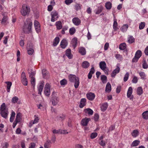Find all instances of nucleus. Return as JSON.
I'll return each mask as SVG.
<instances>
[{"instance_id":"nucleus-53","label":"nucleus","mask_w":148,"mask_h":148,"mask_svg":"<svg viewBox=\"0 0 148 148\" xmlns=\"http://www.w3.org/2000/svg\"><path fill=\"white\" fill-rule=\"evenodd\" d=\"M61 129H59L58 130L54 129L52 131L53 134H60Z\"/></svg>"},{"instance_id":"nucleus-61","label":"nucleus","mask_w":148,"mask_h":148,"mask_svg":"<svg viewBox=\"0 0 148 148\" xmlns=\"http://www.w3.org/2000/svg\"><path fill=\"white\" fill-rule=\"evenodd\" d=\"M138 81V79L136 77L134 76L132 80V83H136Z\"/></svg>"},{"instance_id":"nucleus-38","label":"nucleus","mask_w":148,"mask_h":148,"mask_svg":"<svg viewBox=\"0 0 148 148\" xmlns=\"http://www.w3.org/2000/svg\"><path fill=\"white\" fill-rule=\"evenodd\" d=\"M142 53L141 51L138 50L136 52L135 56L137 58H139L142 56Z\"/></svg>"},{"instance_id":"nucleus-26","label":"nucleus","mask_w":148,"mask_h":148,"mask_svg":"<svg viewBox=\"0 0 148 148\" xmlns=\"http://www.w3.org/2000/svg\"><path fill=\"white\" fill-rule=\"evenodd\" d=\"M60 41V38L58 37H56L54 39L53 45V46H56L58 44Z\"/></svg>"},{"instance_id":"nucleus-25","label":"nucleus","mask_w":148,"mask_h":148,"mask_svg":"<svg viewBox=\"0 0 148 148\" xmlns=\"http://www.w3.org/2000/svg\"><path fill=\"white\" fill-rule=\"evenodd\" d=\"M5 83L7 84V91L8 92H9L11 87L12 85V83L10 82H5Z\"/></svg>"},{"instance_id":"nucleus-5","label":"nucleus","mask_w":148,"mask_h":148,"mask_svg":"<svg viewBox=\"0 0 148 148\" xmlns=\"http://www.w3.org/2000/svg\"><path fill=\"white\" fill-rule=\"evenodd\" d=\"M51 102L53 106L56 105L58 103L59 100L56 94L53 92L51 95Z\"/></svg>"},{"instance_id":"nucleus-62","label":"nucleus","mask_w":148,"mask_h":148,"mask_svg":"<svg viewBox=\"0 0 148 148\" xmlns=\"http://www.w3.org/2000/svg\"><path fill=\"white\" fill-rule=\"evenodd\" d=\"M99 144L100 145L103 147L105 146L106 145L105 143L103 140H101L100 142H99Z\"/></svg>"},{"instance_id":"nucleus-56","label":"nucleus","mask_w":148,"mask_h":148,"mask_svg":"<svg viewBox=\"0 0 148 148\" xmlns=\"http://www.w3.org/2000/svg\"><path fill=\"white\" fill-rule=\"evenodd\" d=\"M73 2V0H65V3L67 5H69Z\"/></svg>"},{"instance_id":"nucleus-10","label":"nucleus","mask_w":148,"mask_h":148,"mask_svg":"<svg viewBox=\"0 0 148 148\" xmlns=\"http://www.w3.org/2000/svg\"><path fill=\"white\" fill-rule=\"evenodd\" d=\"M116 68L112 71L111 74V76L112 77H114L116 75L119 73L120 71V69L118 64L116 65Z\"/></svg>"},{"instance_id":"nucleus-2","label":"nucleus","mask_w":148,"mask_h":148,"mask_svg":"<svg viewBox=\"0 0 148 148\" xmlns=\"http://www.w3.org/2000/svg\"><path fill=\"white\" fill-rule=\"evenodd\" d=\"M69 81L71 82H74V87L75 88H77L79 85V79L74 75L70 74L69 76Z\"/></svg>"},{"instance_id":"nucleus-48","label":"nucleus","mask_w":148,"mask_h":148,"mask_svg":"<svg viewBox=\"0 0 148 148\" xmlns=\"http://www.w3.org/2000/svg\"><path fill=\"white\" fill-rule=\"evenodd\" d=\"M145 25V23L144 22H141L139 25V28L140 29H142L144 28Z\"/></svg>"},{"instance_id":"nucleus-64","label":"nucleus","mask_w":148,"mask_h":148,"mask_svg":"<svg viewBox=\"0 0 148 148\" xmlns=\"http://www.w3.org/2000/svg\"><path fill=\"white\" fill-rule=\"evenodd\" d=\"M143 67L144 69H146L148 67V65L145 62L143 64Z\"/></svg>"},{"instance_id":"nucleus-6","label":"nucleus","mask_w":148,"mask_h":148,"mask_svg":"<svg viewBox=\"0 0 148 148\" xmlns=\"http://www.w3.org/2000/svg\"><path fill=\"white\" fill-rule=\"evenodd\" d=\"M21 82L25 86L27 85L28 81L26 78L25 73L24 72H22L21 76Z\"/></svg>"},{"instance_id":"nucleus-18","label":"nucleus","mask_w":148,"mask_h":148,"mask_svg":"<svg viewBox=\"0 0 148 148\" xmlns=\"http://www.w3.org/2000/svg\"><path fill=\"white\" fill-rule=\"evenodd\" d=\"M132 92V88L131 87H130L129 88L127 91V96L128 98H130V99L133 98L132 97H131V95Z\"/></svg>"},{"instance_id":"nucleus-4","label":"nucleus","mask_w":148,"mask_h":148,"mask_svg":"<svg viewBox=\"0 0 148 148\" xmlns=\"http://www.w3.org/2000/svg\"><path fill=\"white\" fill-rule=\"evenodd\" d=\"M30 10V8L28 6L25 4H23L21 12L22 15L25 16L29 14Z\"/></svg>"},{"instance_id":"nucleus-58","label":"nucleus","mask_w":148,"mask_h":148,"mask_svg":"<svg viewBox=\"0 0 148 148\" xmlns=\"http://www.w3.org/2000/svg\"><path fill=\"white\" fill-rule=\"evenodd\" d=\"M60 134H65L68 133V132H67L66 130H62L61 129Z\"/></svg>"},{"instance_id":"nucleus-44","label":"nucleus","mask_w":148,"mask_h":148,"mask_svg":"<svg viewBox=\"0 0 148 148\" xmlns=\"http://www.w3.org/2000/svg\"><path fill=\"white\" fill-rule=\"evenodd\" d=\"M103 9V7L102 6H100L98 7V10L96 12V14H99L101 12Z\"/></svg>"},{"instance_id":"nucleus-57","label":"nucleus","mask_w":148,"mask_h":148,"mask_svg":"<svg viewBox=\"0 0 148 148\" xmlns=\"http://www.w3.org/2000/svg\"><path fill=\"white\" fill-rule=\"evenodd\" d=\"M9 146V144L6 142L3 143L2 145L3 148H7Z\"/></svg>"},{"instance_id":"nucleus-27","label":"nucleus","mask_w":148,"mask_h":148,"mask_svg":"<svg viewBox=\"0 0 148 148\" xmlns=\"http://www.w3.org/2000/svg\"><path fill=\"white\" fill-rule=\"evenodd\" d=\"M84 112L88 114L89 115H92L93 114V110L90 108H87L84 110Z\"/></svg>"},{"instance_id":"nucleus-23","label":"nucleus","mask_w":148,"mask_h":148,"mask_svg":"<svg viewBox=\"0 0 148 148\" xmlns=\"http://www.w3.org/2000/svg\"><path fill=\"white\" fill-rule=\"evenodd\" d=\"M56 25L57 29L60 30L62 28V23L60 21H58L56 22Z\"/></svg>"},{"instance_id":"nucleus-24","label":"nucleus","mask_w":148,"mask_h":148,"mask_svg":"<svg viewBox=\"0 0 148 148\" xmlns=\"http://www.w3.org/2000/svg\"><path fill=\"white\" fill-rule=\"evenodd\" d=\"M111 85L109 82H108L106 86L105 91L106 92H109L111 90Z\"/></svg>"},{"instance_id":"nucleus-8","label":"nucleus","mask_w":148,"mask_h":148,"mask_svg":"<svg viewBox=\"0 0 148 148\" xmlns=\"http://www.w3.org/2000/svg\"><path fill=\"white\" fill-rule=\"evenodd\" d=\"M27 49L28 54L29 55H32L34 52L32 44L31 43H28Z\"/></svg>"},{"instance_id":"nucleus-30","label":"nucleus","mask_w":148,"mask_h":148,"mask_svg":"<svg viewBox=\"0 0 148 148\" xmlns=\"http://www.w3.org/2000/svg\"><path fill=\"white\" fill-rule=\"evenodd\" d=\"M114 23L113 25V28L114 30L116 31L118 29L117 27L118 23L116 21V19H114Z\"/></svg>"},{"instance_id":"nucleus-34","label":"nucleus","mask_w":148,"mask_h":148,"mask_svg":"<svg viewBox=\"0 0 148 148\" xmlns=\"http://www.w3.org/2000/svg\"><path fill=\"white\" fill-rule=\"evenodd\" d=\"M105 7L106 9L108 10L110 9L112 7L111 3L109 1L107 2L105 4Z\"/></svg>"},{"instance_id":"nucleus-54","label":"nucleus","mask_w":148,"mask_h":148,"mask_svg":"<svg viewBox=\"0 0 148 148\" xmlns=\"http://www.w3.org/2000/svg\"><path fill=\"white\" fill-rule=\"evenodd\" d=\"M60 84L61 85H64L67 84V81L64 79L60 81Z\"/></svg>"},{"instance_id":"nucleus-16","label":"nucleus","mask_w":148,"mask_h":148,"mask_svg":"<svg viewBox=\"0 0 148 148\" xmlns=\"http://www.w3.org/2000/svg\"><path fill=\"white\" fill-rule=\"evenodd\" d=\"M86 99L85 98H82L81 99L79 105V107L82 108H83L86 105Z\"/></svg>"},{"instance_id":"nucleus-49","label":"nucleus","mask_w":148,"mask_h":148,"mask_svg":"<svg viewBox=\"0 0 148 148\" xmlns=\"http://www.w3.org/2000/svg\"><path fill=\"white\" fill-rule=\"evenodd\" d=\"M97 135V134L96 132H93L91 134L90 137L91 138L93 139L96 138Z\"/></svg>"},{"instance_id":"nucleus-15","label":"nucleus","mask_w":148,"mask_h":148,"mask_svg":"<svg viewBox=\"0 0 148 148\" xmlns=\"http://www.w3.org/2000/svg\"><path fill=\"white\" fill-rule=\"evenodd\" d=\"M67 45V41L65 39H63L60 42V45L62 48H65Z\"/></svg>"},{"instance_id":"nucleus-22","label":"nucleus","mask_w":148,"mask_h":148,"mask_svg":"<svg viewBox=\"0 0 148 148\" xmlns=\"http://www.w3.org/2000/svg\"><path fill=\"white\" fill-rule=\"evenodd\" d=\"M2 16L3 17L1 21V23L4 24L5 23L8 19L7 16V13H5L2 14Z\"/></svg>"},{"instance_id":"nucleus-46","label":"nucleus","mask_w":148,"mask_h":148,"mask_svg":"<svg viewBox=\"0 0 148 148\" xmlns=\"http://www.w3.org/2000/svg\"><path fill=\"white\" fill-rule=\"evenodd\" d=\"M38 120H39V119L38 118V117H36L35 118V119H34V121H31V122L30 123V124H32L29 126L30 127H31L32 126V124H34L36 123H38Z\"/></svg>"},{"instance_id":"nucleus-28","label":"nucleus","mask_w":148,"mask_h":148,"mask_svg":"<svg viewBox=\"0 0 148 148\" xmlns=\"http://www.w3.org/2000/svg\"><path fill=\"white\" fill-rule=\"evenodd\" d=\"M52 143L51 141L50 140H47L44 145L45 148H49L50 147V144Z\"/></svg>"},{"instance_id":"nucleus-31","label":"nucleus","mask_w":148,"mask_h":148,"mask_svg":"<svg viewBox=\"0 0 148 148\" xmlns=\"http://www.w3.org/2000/svg\"><path fill=\"white\" fill-rule=\"evenodd\" d=\"M82 66L84 68H87L90 65L89 63L87 61L83 62L82 64Z\"/></svg>"},{"instance_id":"nucleus-33","label":"nucleus","mask_w":148,"mask_h":148,"mask_svg":"<svg viewBox=\"0 0 148 148\" xmlns=\"http://www.w3.org/2000/svg\"><path fill=\"white\" fill-rule=\"evenodd\" d=\"M135 41V39L132 36H130L128 38V42L129 44H132Z\"/></svg>"},{"instance_id":"nucleus-42","label":"nucleus","mask_w":148,"mask_h":148,"mask_svg":"<svg viewBox=\"0 0 148 148\" xmlns=\"http://www.w3.org/2000/svg\"><path fill=\"white\" fill-rule=\"evenodd\" d=\"M138 133L139 132L137 130H133L131 134L134 137H136L138 135Z\"/></svg>"},{"instance_id":"nucleus-45","label":"nucleus","mask_w":148,"mask_h":148,"mask_svg":"<svg viewBox=\"0 0 148 148\" xmlns=\"http://www.w3.org/2000/svg\"><path fill=\"white\" fill-rule=\"evenodd\" d=\"M75 28L73 27L69 29V32L71 35H73L75 33Z\"/></svg>"},{"instance_id":"nucleus-43","label":"nucleus","mask_w":148,"mask_h":148,"mask_svg":"<svg viewBox=\"0 0 148 148\" xmlns=\"http://www.w3.org/2000/svg\"><path fill=\"white\" fill-rule=\"evenodd\" d=\"M137 92L138 95H141L143 92V90L142 88L141 87H138L137 88Z\"/></svg>"},{"instance_id":"nucleus-52","label":"nucleus","mask_w":148,"mask_h":148,"mask_svg":"<svg viewBox=\"0 0 148 148\" xmlns=\"http://www.w3.org/2000/svg\"><path fill=\"white\" fill-rule=\"evenodd\" d=\"M31 83L32 85L34 87L35 85V81L34 77H31Z\"/></svg>"},{"instance_id":"nucleus-11","label":"nucleus","mask_w":148,"mask_h":148,"mask_svg":"<svg viewBox=\"0 0 148 148\" xmlns=\"http://www.w3.org/2000/svg\"><path fill=\"white\" fill-rule=\"evenodd\" d=\"M86 97L89 100L92 101L94 99L95 95L94 93L89 92L86 94Z\"/></svg>"},{"instance_id":"nucleus-9","label":"nucleus","mask_w":148,"mask_h":148,"mask_svg":"<svg viewBox=\"0 0 148 148\" xmlns=\"http://www.w3.org/2000/svg\"><path fill=\"white\" fill-rule=\"evenodd\" d=\"M51 21L53 22L57 20L58 16V13L56 11H53L51 12Z\"/></svg>"},{"instance_id":"nucleus-32","label":"nucleus","mask_w":148,"mask_h":148,"mask_svg":"<svg viewBox=\"0 0 148 148\" xmlns=\"http://www.w3.org/2000/svg\"><path fill=\"white\" fill-rule=\"evenodd\" d=\"M21 114L20 113H18L17 114L15 120L18 123L20 121L21 119Z\"/></svg>"},{"instance_id":"nucleus-59","label":"nucleus","mask_w":148,"mask_h":148,"mask_svg":"<svg viewBox=\"0 0 148 148\" xmlns=\"http://www.w3.org/2000/svg\"><path fill=\"white\" fill-rule=\"evenodd\" d=\"M99 118V115L97 114H95L94 115V119L95 121H98Z\"/></svg>"},{"instance_id":"nucleus-35","label":"nucleus","mask_w":148,"mask_h":148,"mask_svg":"<svg viewBox=\"0 0 148 148\" xmlns=\"http://www.w3.org/2000/svg\"><path fill=\"white\" fill-rule=\"evenodd\" d=\"M128 27V25L127 24H124L121 28V29L123 32H126Z\"/></svg>"},{"instance_id":"nucleus-3","label":"nucleus","mask_w":148,"mask_h":148,"mask_svg":"<svg viewBox=\"0 0 148 148\" xmlns=\"http://www.w3.org/2000/svg\"><path fill=\"white\" fill-rule=\"evenodd\" d=\"M0 114L2 117L6 119L8 115V111L7 109L6 108V106L5 103H3L1 107L0 110Z\"/></svg>"},{"instance_id":"nucleus-21","label":"nucleus","mask_w":148,"mask_h":148,"mask_svg":"<svg viewBox=\"0 0 148 148\" xmlns=\"http://www.w3.org/2000/svg\"><path fill=\"white\" fill-rule=\"evenodd\" d=\"M79 52L82 55H84L86 54V51L85 48L80 47L79 49Z\"/></svg>"},{"instance_id":"nucleus-47","label":"nucleus","mask_w":148,"mask_h":148,"mask_svg":"<svg viewBox=\"0 0 148 148\" xmlns=\"http://www.w3.org/2000/svg\"><path fill=\"white\" fill-rule=\"evenodd\" d=\"M18 100V98L16 97H13L12 100V102L14 103H16Z\"/></svg>"},{"instance_id":"nucleus-29","label":"nucleus","mask_w":148,"mask_h":148,"mask_svg":"<svg viewBox=\"0 0 148 148\" xmlns=\"http://www.w3.org/2000/svg\"><path fill=\"white\" fill-rule=\"evenodd\" d=\"M72 43L74 48H75L77 43V39L76 38H73L72 40Z\"/></svg>"},{"instance_id":"nucleus-63","label":"nucleus","mask_w":148,"mask_h":148,"mask_svg":"<svg viewBox=\"0 0 148 148\" xmlns=\"http://www.w3.org/2000/svg\"><path fill=\"white\" fill-rule=\"evenodd\" d=\"M36 146V144L34 143H30L29 148H35Z\"/></svg>"},{"instance_id":"nucleus-55","label":"nucleus","mask_w":148,"mask_h":148,"mask_svg":"<svg viewBox=\"0 0 148 148\" xmlns=\"http://www.w3.org/2000/svg\"><path fill=\"white\" fill-rule=\"evenodd\" d=\"M51 142L54 143L56 141V137L55 135H53L51 138Z\"/></svg>"},{"instance_id":"nucleus-36","label":"nucleus","mask_w":148,"mask_h":148,"mask_svg":"<svg viewBox=\"0 0 148 148\" xmlns=\"http://www.w3.org/2000/svg\"><path fill=\"white\" fill-rule=\"evenodd\" d=\"M44 84H40L39 87H38V94H41V92L42 90L44 87Z\"/></svg>"},{"instance_id":"nucleus-20","label":"nucleus","mask_w":148,"mask_h":148,"mask_svg":"<svg viewBox=\"0 0 148 148\" xmlns=\"http://www.w3.org/2000/svg\"><path fill=\"white\" fill-rule=\"evenodd\" d=\"M99 67L101 70H104L106 68V65L105 61H101L99 63Z\"/></svg>"},{"instance_id":"nucleus-17","label":"nucleus","mask_w":148,"mask_h":148,"mask_svg":"<svg viewBox=\"0 0 148 148\" xmlns=\"http://www.w3.org/2000/svg\"><path fill=\"white\" fill-rule=\"evenodd\" d=\"M66 55L68 57L69 59H71L72 58V55L71 53V50L69 49H67L66 51Z\"/></svg>"},{"instance_id":"nucleus-37","label":"nucleus","mask_w":148,"mask_h":148,"mask_svg":"<svg viewBox=\"0 0 148 148\" xmlns=\"http://www.w3.org/2000/svg\"><path fill=\"white\" fill-rule=\"evenodd\" d=\"M101 79L103 84L106 83L107 82V77L105 75H102L101 76Z\"/></svg>"},{"instance_id":"nucleus-19","label":"nucleus","mask_w":148,"mask_h":148,"mask_svg":"<svg viewBox=\"0 0 148 148\" xmlns=\"http://www.w3.org/2000/svg\"><path fill=\"white\" fill-rule=\"evenodd\" d=\"M108 107V104L107 103H105L102 104L101 106V110L103 112H104Z\"/></svg>"},{"instance_id":"nucleus-1","label":"nucleus","mask_w":148,"mask_h":148,"mask_svg":"<svg viewBox=\"0 0 148 148\" xmlns=\"http://www.w3.org/2000/svg\"><path fill=\"white\" fill-rule=\"evenodd\" d=\"M32 22L31 19H27L24 23L23 30L25 33L29 34L32 32Z\"/></svg>"},{"instance_id":"nucleus-60","label":"nucleus","mask_w":148,"mask_h":148,"mask_svg":"<svg viewBox=\"0 0 148 148\" xmlns=\"http://www.w3.org/2000/svg\"><path fill=\"white\" fill-rule=\"evenodd\" d=\"M109 44L108 42H106L105 43L104 47V49L105 50H107L109 47Z\"/></svg>"},{"instance_id":"nucleus-12","label":"nucleus","mask_w":148,"mask_h":148,"mask_svg":"<svg viewBox=\"0 0 148 148\" xmlns=\"http://www.w3.org/2000/svg\"><path fill=\"white\" fill-rule=\"evenodd\" d=\"M72 22L75 25L78 26L80 24L81 21L78 17H74L72 19Z\"/></svg>"},{"instance_id":"nucleus-39","label":"nucleus","mask_w":148,"mask_h":148,"mask_svg":"<svg viewBox=\"0 0 148 148\" xmlns=\"http://www.w3.org/2000/svg\"><path fill=\"white\" fill-rule=\"evenodd\" d=\"M126 44L125 43H123L120 44L119 46V48L121 50H124L126 48Z\"/></svg>"},{"instance_id":"nucleus-14","label":"nucleus","mask_w":148,"mask_h":148,"mask_svg":"<svg viewBox=\"0 0 148 148\" xmlns=\"http://www.w3.org/2000/svg\"><path fill=\"white\" fill-rule=\"evenodd\" d=\"M90 118H86L83 119L81 121L82 125L84 126H86L87 125L89 121H90Z\"/></svg>"},{"instance_id":"nucleus-7","label":"nucleus","mask_w":148,"mask_h":148,"mask_svg":"<svg viewBox=\"0 0 148 148\" xmlns=\"http://www.w3.org/2000/svg\"><path fill=\"white\" fill-rule=\"evenodd\" d=\"M44 90L45 95L49 97L50 94V85L48 83L45 84Z\"/></svg>"},{"instance_id":"nucleus-13","label":"nucleus","mask_w":148,"mask_h":148,"mask_svg":"<svg viewBox=\"0 0 148 148\" xmlns=\"http://www.w3.org/2000/svg\"><path fill=\"white\" fill-rule=\"evenodd\" d=\"M34 24L36 31L37 32H39L40 30V26L39 22L37 21H35Z\"/></svg>"},{"instance_id":"nucleus-51","label":"nucleus","mask_w":148,"mask_h":148,"mask_svg":"<svg viewBox=\"0 0 148 148\" xmlns=\"http://www.w3.org/2000/svg\"><path fill=\"white\" fill-rule=\"evenodd\" d=\"M139 75L142 79H145V75L144 72L141 71L139 73Z\"/></svg>"},{"instance_id":"nucleus-40","label":"nucleus","mask_w":148,"mask_h":148,"mask_svg":"<svg viewBox=\"0 0 148 148\" xmlns=\"http://www.w3.org/2000/svg\"><path fill=\"white\" fill-rule=\"evenodd\" d=\"M142 115L144 119H148V111H147L144 112Z\"/></svg>"},{"instance_id":"nucleus-50","label":"nucleus","mask_w":148,"mask_h":148,"mask_svg":"<svg viewBox=\"0 0 148 148\" xmlns=\"http://www.w3.org/2000/svg\"><path fill=\"white\" fill-rule=\"evenodd\" d=\"M129 77V74L127 72L126 73V74L124 75V77L123 78V81L124 82H126L128 79Z\"/></svg>"},{"instance_id":"nucleus-41","label":"nucleus","mask_w":148,"mask_h":148,"mask_svg":"<svg viewBox=\"0 0 148 148\" xmlns=\"http://www.w3.org/2000/svg\"><path fill=\"white\" fill-rule=\"evenodd\" d=\"M140 141L138 140H136L134 141L132 143L131 145L132 147H136L139 144Z\"/></svg>"}]
</instances>
